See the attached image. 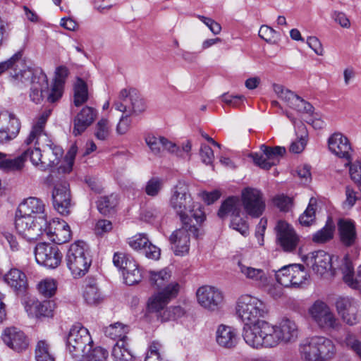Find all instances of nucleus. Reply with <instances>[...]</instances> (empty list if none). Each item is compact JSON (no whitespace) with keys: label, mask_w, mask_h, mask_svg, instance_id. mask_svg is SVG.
<instances>
[{"label":"nucleus","mask_w":361,"mask_h":361,"mask_svg":"<svg viewBox=\"0 0 361 361\" xmlns=\"http://www.w3.org/2000/svg\"><path fill=\"white\" fill-rule=\"evenodd\" d=\"M236 312L245 324L243 329V338L247 345L255 348L258 343L261 323L267 322L261 319L268 313L263 301L250 295H242L238 300Z\"/></svg>","instance_id":"1"},{"label":"nucleus","mask_w":361,"mask_h":361,"mask_svg":"<svg viewBox=\"0 0 361 361\" xmlns=\"http://www.w3.org/2000/svg\"><path fill=\"white\" fill-rule=\"evenodd\" d=\"M258 343L255 349L271 348L280 343L290 344L299 338L300 329L297 323L290 319L283 318L276 325L269 322L261 323Z\"/></svg>","instance_id":"2"},{"label":"nucleus","mask_w":361,"mask_h":361,"mask_svg":"<svg viewBox=\"0 0 361 361\" xmlns=\"http://www.w3.org/2000/svg\"><path fill=\"white\" fill-rule=\"evenodd\" d=\"M169 207L180 217L181 221H191L202 224L206 218L203 207L193 202L189 185L184 181H178L171 190Z\"/></svg>","instance_id":"3"},{"label":"nucleus","mask_w":361,"mask_h":361,"mask_svg":"<svg viewBox=\"0 0 361 361\" xmlns=\"http://www.w3.org/2000/svg\"><path fill=\"white\" fill-rule=\"evenodd\" d=\"M298 351L304 361H330L335 357L337 350L329 338L312 336L300 341Z\"/></svg>","instance_id":"4"},{"label":"nucleus","mask_w":361,"mask_h":361,"mask_svg":"<svg viewBox=\"0 0 361 361\" xmlns=\"http://www.w3.org/2000/svg\"><path fill=\"white\" fill-rule=\"evenodd\" d=\"M66 262L74 278L85 276L92 263L87 244L81 240L72 243L67 252Z\"/></svg>","instance_id":"5"},{"label":"nucleus","mask_w":361,"mask_h":361,"mask_svg":"<svg viewBox=\"0 0 361 361\" xmlns=\"http://www.w3.org/2000/svg\"><path fill=\"white\" fill-rule=\"evenodd\" d=\"M93 341L89 331L80 324L73 325L67 337V348L71 355L80 359L92 350Z\"/></svg>","instance_id":"6"},{"label":"nucleus","mask_w":361,"mask_h":361,"mask_svg":"<svg viewBox=\"0 0 361 361\" xmlns=\"http://www.w3.org/2000/svg\"><path fill=\"white\" fill-rule=\"evenodd\" d=\"M308 312L317 326L324 331H338L342 326L333 310L322 301L314 302L309 308Z\"/></svg>","instance_id":"7"},{"label":"nucleus","mask_w":361,"mask_h":361,"mask_svg":"<svg viewBox=\"0 0 361 361\" xmlns=\"http://www.w3.org/2000/svg\"><path fill=\"white\" fill-rule=\"evenodd\" d=\"M113 106L116 110L126 116H135L146 109L145 103L139 92L133 87L122 89Z\"/></svg>","instance_id":"8"},{"label":"nucleus","mask_w":361,"mask_h":361,"mask_svg":"<svg viewBox=\"0 0 361 361\" xmlns=\"http://www.w3.org/2000/svg\"><path fill=\"white\" fill-rule=\"evenodd\" d=\"M182 227L172 233L169 240L172 245L176 255L183 256L189 252L190 235L198 236V226L201 224H194L192 220L184 221Z\"/></svg>","instance_id":"9"},{"label":"nucleus","mask_w":361,"mask_h":361,"mask_svg":"<svg viewBox=\"0 0 361 361\" xmlns=\"http://www.w3.org/2000/svg\"><path fill=\"white\" fill-rule=\"evenodd\" d=\"M22 56V51H18L7 61L0 63V75L9 69L13 82L16 85L28 82L33 75Z\"/></svg>","instance_id":"10"},{"label":"nucleus","mask_w":361,"mask_h":361,"mask_svg":"<svg viewBox=\"0 0 361 361\" xmlns=\"http://www.w3.org/2000/svg\"><path fill=\"white\" fill-rule=\"evenodd\" d=\"M47 218H35L19 214L16 216L15 226L17 232L27 240H36L44 234Z\"/></svg>","instance_id":"11"},{"label":"nucleus","mask_w":361,"mask_h":361,"mask_svg":"<svg viewBox=\"0 0 361 361\" xmlns=\"http://www.w3.org/2000/svg\"><path fill=\"white\" fill-rule=\"evenodd\" d=\"M241 198V203L247 215L258 218L263 214L266 207L265 201L259 190L246 188L242 190Z\"/></svg>","instance_id":"12"},{"label":"nucleus","mask_w":361,"mask_h":361,"mask_svg":"<svg viewBox=\"0 0 361 361\" xmlns=\"http://www.w3.org/2000/svg\"><path fill=\"white\" fill-rule=\"evenodd\" d=\"M198 303L210 312L219 311L224 304V294L221 290L214 286H203L196 293Z\"/></svg>","instance_id":"13"},{"label":"nucleus","mask_w":361,"mask_h":361,"mask_svg":"<svg viewBox=\"0 0 361 361\" xmlns=\"http://www.w3.org/2000/svg\"><path fill=\"white\" fill-rule=\"evenodd\" d=\"M276 243L287 252L295 251L300 242V236L293 227L285 221H279L275 227Z\"/></svg>","instance_id":"14"},{"label":"nucleus","mask_w":361,"mask_h":361,"mask_svg":"<svg viewBox=\"0 0 361 361\" xmlns=\"http://www.w3.org/2000/svg\"><path fill=\"white\" fill-rule=\"evenodd\" d=\"M36 262L50 269L56 268L61 262L62 254L56 245L49 243H39L35 248Z\"/></svg>","instance_id":"15"},{"label":"nucleus","mask_w":361,"mask_h":361,"mask_svg":"<svg viewBox=\"0 0 361 361\" xmlns=\"http://www.w3.org/2000/svg\"><path fill=\"white\" fill-rule=\"evenodd\" d=\"M180 289V284L173 281L163 290L154 293L147 301L149 311L157 312L163 310L171 300L177 297Z\"/></svg>","instance_id":"16"},{"label":"nucleus","mask_w":361,"mask_h":361,"mask_svg":"<svg viewBox=\"0 0 361 361\" xmlns=\"http://www.w3.org/2000/svg\"><path fill=\"white\" fill-rule=\"evenodd\" d=\"M327 145L331 154L347 161L345 166L351 163L353 150L349 139L345 135L340 132L331 134L327 140Z\"/></svg>","instance_id":"17"},{"label":"nucleus","mask_w":361,"mask_h":361,"mask_svg":"<svg viewBox=\"0 0 361 361\" xmlns=\"http://www.w3.org/2000/svg\"><path fill=\"white\" fill-rule=\"evenodd\" d=\"M54 209L61 215H68L72 207L69 184L66 181L56 183L52 191Z\"/></svg>","instance_id":"18"},{"label":"nucleus","mask_w":361,"mask_h":361,"mask_svg":"<svg viewBox=\"0 0 361 361\" xmlns=\"http://www.w3.org/2000/svg\"><path fill=\"white\" fill-rule=\"evenodd\" d=\"M260 149L263 152L262 154L255 153L251 154L250 157L257 166L267 170L276 165L279 161V158L286 152L285 147L280 146L271 147L262 145Z\"/></svg>","instance_id":"19"},{"label":"nucleus","mask_w":361,"mask_h":361,"mask_svg":"<svg viewBox=\"0 0 361 361\" xmlns=\"http://www.w3.org/2000/svg\"><path fill=\"white\" fill-rule=\"evenodd\" d=\"M44 233L56 244L68 242L72 237L71 228L67 222L59 219H53L44 227Z\"/></svg>","instance_id":"20"},{"label":"nucleus","mask_w":361,"mask_h":361,"mask_svg":"<svg viewBox=\"0 0 361 361\" xmlns=\"http://www.w3.org/2000/svg\"><path fill=\"white\" fill-rule=\"evenodd\" d=\"M338 313L344 322L348 325L356 324L360 317L361 312L358 302L351 298H339L336 302Z\"/></svg>","instance_id":"21"},{"label":"nucleus","mask_w":361,"mask_h":361,"mask_svg":"<svg viewBox=\"0 0 361 361\" xmlns=\"http://www.w3.org/2000/svg\"><path fill=\"white\" fill-rule=\"evenodd\" d=\"M237 265L239 273L247 280L261 288H267L269 286L271 277L267 270L249 266L242 261H238Z\"/></svg>","instance_id":"22"},{"label":"nucleus","mask_w":361,"mask_h":361,"mask_svg":"<svg viewBox=\"0 0 361 361\" xmlns=\"http://www.w3.org/2000/svg\"><path fill=\"white\" fill-rule=\"evenodd\" d=\"M20 130V123L13 114L7 112L0 114V144L13 140Z\"/></svg>","instance_id":"23"},{"label":"nucleus","mask_w":361,"mask_h":361,"mask_svg":"<svg viewBox=\"0 0 361 361\" xmlns=\"http://www.w3.org/2000/svg\"><path fill=\"white\" fill-rule=\"evenodd\" d=\"M44 212V202L39 198L30 197L19 204L16 214L30 216L37 220L40 217L47 218Z\"/></svg>","instance_id":"24"},{"label":"nucleus","mask_w":361,"mask_h":361,"mask_svg":"<svg viewBox=\"0 0 361 361\" xmlns=\"http://www.w3.org/2000/svg\"><path fill=\"white\" fill-rule=\"evenodd\" d=\"M341 243L347 247L354 246L358 239L355 223L348 219H340L337 223Z\"/></svg>","instance_id":"25"},{"label":"nucleus","mask_w":361,"mask_h":361,"mask_svg":"<svg viewBox=\"0 0 361 361\" xmlns=\"http://www.w3.org/2000/svg\"><path fill=\"white\" fill-rule=\"evenodd\" d=\"M1 338L7 346L17 352L25 350L28 345L24 333L15 327L6 329L1 335Z\"/></svg>","instance_id":"26"},{"label":"nucleus","mask_w":361,"mask_h":361,"mask_svg":"<svg viewBox=\"0 0 361 361\" xmlns=\"http://www.w3.org/2000/svg\"><path fill=\"white\" fill-rule=\"evenodd\" d=\"M332 257L323 250L312 252L306 257V262L311 265L314 271L323 275L332 267Z\"/></svg>","instance_id":"27"},{"label":"nucleus","mask_w":361,"mask_h":361,"mask_svg":"<svg viewBox=\"0 0 361 361\" xmlns=\"http://www.w3.org/2000/svg\"><path fill=\"white\" fill-rule=\"evenodd\" d=\"M55 305L53 301L30 300L25 304V310L30 317L36 318L51 317L54 315Z\"/></svg>","instance_id":"28"},{"label":"nucleus","mask_w":361,"mask_h":361,"mask_svg":"<svg viewBox=\"0 0 361 361\" xmlns=\"http://www.w3.org/2000/svg\"><path fill=\"white\" fill-rule=\"evenodd\" d=\"M97 116V111L90 106H85L73 120V134L81 135L93 123Z\"/></svg>","instance_id":"29"},{"label":"nucleus","mask_w":361,"mask_h":361,"mask_svg":"<svg viewBox=\"0 0 361 361\" xmlns=\"http://www.w3.org/2000/svg\"><path fill=\"white\" fill-rule=\"evenodd\" d=\"M51 114V110L43 112L33 123L31 131L30 132L27 137L24 140V144L30 145L32 143L35 145H39V139L42 136H46L44 132V127L47 121V118Z\"/></svg>","instance_id":"30"},{"label":"nucleus","mask_w":361,"mask_h":361,"mask_svg":"<svg viewBox=\"0 0 361 361\" xmlns=\"http://www.w3.org/2000/svg\"><path fill=\"white\" fill-rule=\"evenodd\" d=\"M145 140L152 153L155 155H160L164 152H173L176 149L175 143L162 136L147 135Z\"/></svg>","instance_id":"31"},{"label":"nucleus","mask_w":361,"mask_h":361,"mask_svg":"<svg viewBox=\"0 0 361 361\" xmlns=\"http://www.w3.org/2000/svg\"><path fill=\"white\" fill-rule=\"evenodd\" d=\"M68 70L66 66H59L56 68V75L51 92L47 96L49 103H54L62 96L63 84L68 76Z\"/></svg>","instance_id":"32"},{"label":"nucleus","mask_w":361,"mask_h":361,"mask_svg":"<svg viewBox=\"0 0 361 361\" xmlns=\"http://www.w3.org/2000/svg\"><path fill=\"white\" fill-rule=\"evenodd\" d=\"M216 340L220 346L232 348L237 344V332L231 326L221 324L216 330Z\"/></svg>","instance_id":"33"},{"label":"nucleus","mask_w":361,"mask_h":361,"mask_svg":"<svg viewBox=\"0 0 361 361\" xmlns=\"http://www.w3.org/2000/svg\"><path fill=\"white\" fill-rule=\"evenodd\" d=\"M341 269L345 283L353 288L361 290V265L357 269L356 276L354 277L353 264L348 257H345Z\"/></svg>","instance_id":"34"},{"label":"nucleus","mask_w":361,"mask_h":361,"mask_svg":"<svg viewBox=\"0 0 361 361\" xmlns=\"http://www.w3.org/2000/svg\"><path fill=\"white\" fill-rule=\"evenodd\" d=\"M63 154V151L61 147L53 143L47 144L43 149L42 171H45L57 165Z\"/></svg>","instance_id":"35"},{"label":"nucleus","mask_w":361,"mask_h":361,"mask_svg":"<svg viewBox=\"0 0 361 361\" xmlns=\"http://www.w3.org/2000/svg\"><path fill=\"white\" fill-rule=\"evenodd\" d=\"M4 281L16 291H23L27 286V277L20 269L13 268L5 274Z\"/></svg>","instance_id":"36"},{"label":"nucleus","mask_w":361,"mask_h":361,"mask_svg":"<svg viewBox=\"0 0 361 361\" xmlns=\"http://www.w3.org/2000/svg\"><path fill=\"white\" fill-rule=\"evenodd\" d=\"M242 203L240 199L235 196L228 197L221 205L218 216L221 219H224L228 215L233 216L243 214L241 210Z\"/></svg>","instance_id":"37"},{"label":"nucleus","mask_w":361,"mask_h":361,"mask_svg":"<svg viewBox=\"0 0 361 361\" xmlns=\"http://www.w3.org/2000/svg\"><path fill=\"white\" fill-rule=\"evenodd\" d=\"M149 274L151 286L158 290H163L172 282L171 281V272L168 268L159 271H149Z\"/></svg>","instance_id":"38"},{"label":"nucleus","mask_w":361,"mask_h":361,"mask_svg":"<svg viewBox=\"0 0 361 361\" xmlns=\"http://www.w3.org/2000/svg\"><path fill=\"white\" fill-rule=\"evenodd\" d=\"M26 153H22L14 159H7V154L0 152V169L6 171H20L25 165Z\"/></svg>","instance_id":"39"},{"label":"nucleus","mask_w":361,"mask_h":361,"mask_svg":"<svg viewBox=\"0 0 361 361\" xmlns=\"http://www.w3.org/2000/svg\"><path fill=\"white\" fill-rule=\"evenodd\" d=\"M123 275L125 283L129 286L139 283L142 278L138 265L134 259L130 260L127 264L126 263L125 270H123Z\"/></svg>","instance_id":"40"},{"label":"nucleus","mask_w":361,"mask_h":361,"mask_svg":"<svg viewBox=\"0 0 361 361\" xmlns=\"http://www.w3.org/2000/svg\"><path fill=\"white\" fill-rule=\"evenodd\" d=\"M128 332L129 327L121 322L110 324L104 329V334L107 337L113 340L118 339V341H126Z\"/></svg>","instance_id":"41"},{"label":"nucleus","mask_w":361,"mask_h":361,"mask_svg":"<svg viewBox=\"0 0 361 361\" xmlns=\"http://www.w3.org/2000/svg\"><path fill=\"white\" fill-rule=\"evenodd\" d=\"M111 355L114 361H133V356L126 341H117L114 345Z\"/></svg>","instance_id":"42"},{"label":"nucleus","mask_w":361,"mask_h":361,"mask_svg":"<svg viewBox=\"0 0 361 361\" xmlns=\"http://www.w3.org/2000/svg\"><path fill=\"white\" fill-rule=\"evenodd\" d=\"M118 204V196L111 194L108 196L101 197L97 202V208L99 212L104 215L110 214Z\"/></svg>","instance_id":"43"},{"label":"nucleus","mask_w":361,"mask_h":361,"mask_svg":"<svg viewBox=\"0 0 361 361\" xmlns=\"http://www.w3.org/2000/svg\"><path fill=\"white\" fill-rule=\"evenodd\" d=\"M317 204V200L314 197L310 198L307 209L300 216L299 221L301 225L309 226L314 222Z\"/></svg>","instance_id":"44"},{"label":"nucleus","mask_w":361,"mask_h":361,"mask_svg":"<svg viewBox=\"0 0 361 361\" xmlns=\"http://www.w3.org/2000/svg\"><path fill=\"white\" fill-rule=\"evenodd\" d=\"M334 231V225L331 221H328L324 228L313 235L312 240L316 243H325L333 238Z\"/></svg>","instance_id":"45"},{"label":"nucleus","mask_w":361,"mask_h":361,"mask_svg":"<svg viewBox=\"0 0 361 361\" xmlns=\"http://www.w3.org/2000/svg\"><path fill=\"white\" fill-rule=\"evenodd\" d=\"M83 297L90 305H95L102 300L101 294L94 283L87 284L83 291Z\"/></svg>","instance_id":"46"},{"label":"nucleus","mask_w":361,"mask_h":361,"mask_svg":"<svg viewBox=\"0 0 361 361\" xmlns=\"http://www.w3.org/2000/svg\"><path fill=\"white\" fill-rule=\"evenodd\" d=\"M87 98V85L82 80L78 79L74 88V104L79 106L85 103Z\"/></svg>","instance_id":"47"},{"label":"nucleus","mask_w":361,"mask_h":361,"mask_svg":"<svg viewBox=\"0 0 361 361\" xmlns=\"http://www.w3.org/2000/svg\"><path fill=\"white\" fill-rule=\"evenodd\" d=\"M111 133V125L107 118H101L95 125L94 135L97 140L104 141L108 139Z\"/></svg>","instance_id":"48"},{"label":"nucleus","mask_w":361,"mask_h":361,"mask_svg":"<svg viewBox=\"0 0 361 361\" xmlns=\"http://www.w3.org/2000/svg\"><path fill=\"white\" fill-rule=\"evenodd\" d=\"M163 187V179L159 177H152L146 183L144 191L148 196L154 197L160 193Z\"/></svg>","instance_id":"49"},{"label":"nucleus","mask_w":361,"mask_h":361,"mask_svg":"<svg viewBox=\"0 0 361 361\" xmlns=\"http://www.w3.org/2000/svg\"><path fill=\"white\" fill-rule=\"evenodd\" d=\"M291 287H299L307 280V274L301 264H293Z\"/></svg>","instance_id":"50"},{"label":"nucleus","mask_w":361,"mask_h":361,"mask_svg":"<svg viewBox=\"0 0 361 361\" xmlns=\"http://www.w3.org/2000/svg\"><path fill=\"white\" fill-rule=\"evenodd\" d=\"M35 359L37 361H54L49 351V345L45 341L37 342L35 348Z\"/></svg>","instance_id":"51"},{"label":"nucleus","mask_w":361,"mask_h":361,"mask_svg":"<svg viewBox=\"0 0 361 361\" xmlns=\"http://www.w3.org/2000/svg\"><path fill=\"white\" fill-rule=\"evenodd\" d=\"M293 264L285 266L276 273V279L279 283L284 287H291Z\"/></svg>","instance_id":"52"},{"label":"nucleus","mask_w":361,"mask_h":361,"mask_svg":"<svg viewBox=\"0 0 361 361\" xmlns=\"http://www.w3.org/2000/svg\"><path fill=\"white\" fill-rule=\"evenodd\" d=\"M41 82L39 85H35V80L32 81V87H31V92L30 94V97L31 100L38 104L39 103L43 97V87H47V77L45 75H42L40 78Z\"/></svg>","instance_id":"53"},{"label":"nucleus","mask_w":361,"mask_h":361,"mask_svg":"<svg viewBox=\"0 0 361 361\" xmlns=\"http://www.w3.org/2000/svg\"><path fill=\"white\" fill-rule=\"evenodd\" d=\"M273 89L278 97L287 103L290 106L293 101L295 99L297 94L290 90L286 88L281 85L274 84Z\"/></svg>","instance_id":"54"},{"label":"nucleus","mask_w":361,"mask_h":361,"mask_svg":"<svg viewBox=\"0 0 361 361\" xmlns=\"http://www.w3.org/2000/svg\"><path fill=\"white\" fill-rule=\"evenodd\" d=\"M23 153H26L25 157V161L29 157L32 164L42 170V165L43 161V153L39 147H35L34 149L28 148Z\"/></svg>","instance_id":"55"},{"label":"nucleus","mask_w":361,"mask_h":361,"mask_svg":"<svg viewBox=\"0 0 361 361\" xmlns=\"http://www.w3.org/2000/svg\"><path fill=\"white\" fill-rule=\"evenodd\" d=\"M39 292L44 297H51L56 290V285L53 279H44L37 285Z\"/></svg>","instance_id":"56"},{"label":"nucleus","mask_w":361,"mask_h":361,"mask_svg":"<svg viewBox=\"0 0 361 361\" xmlns=\"http://www.w3.org/2000/svg\"><path fill=\"white\" fill-rule=\"evenodd\" d=\"M149 243L145 234L139 233L128 239L129 245L135 250H143Z\"/></svg>","instance_id":"57"},{"label":"nucleus","mask_w":361,"mask_h":361,"mask_svg":"<svg viewBox=\"0 0 361 361\" xmlns=\"http://www.w3.org/2000/svg\"><path fill=\"white\" fill-rule=\"evenodd\" d=\"M231 227L238 231L243 235H246L248 233L249 227L245 218L241 216V214L233 216L231 221Z\"/></svg>","instance_id":"58"},{"label":"nucleus","mask_w":361,"mask_h":361,"mask_svg":"<svg viewBox=\"0 0 361 361\" xmlns=\"http://www.w3.org/2000/svg\"><path fill=\"white\" fill-rule=\"evenodd\" d=\"M259 36L264 41L270 44H274L278 39V33L268 25H262L259 30Z\"/></svg>","instance_id":"59"},{"label":"nucleus","mask_w":361,"mask_h":361,"mask_svg":"<svg viewBox=\"0 0 361 361\" xmlns=\"http://www.w3.org/2000/svg\"><path fill=\"white\" fill-rule=\"evenodd\" d=\"M290 107L297 111L307 114H312L314 110V107L311 104L306 102L298 95H297L294 101H293Z\"/></svg>","instance_id":"60"},{"label":"nucleus","mask_w":361,"mask_h":361,"mask_svg":"<svg viewBox=\"0 0 361 361\" xmlns=\"http://www.w3.org/2000/svg\"><path fill=\"white\" fill-rule=\"evenodd\" d=\"M341 343L342 345L355 351L361 358V341L357 340L354 335L349 333L347 334L345 338Z\"/></svg>","instance_id":"61"},{"label":"nucleus","mask_w":361,"mask_h":361,"mask_svg":"<svg viewBox=\"0 0 361 361\" xmlns=\"http://www.w3.org/2000/svg\"><path fill=\"white\" fill-rule=\"evenodd\" d=\"M85 356L87 357V361H107L109 353L106 349L97 347L94 349L92 348L91 351Z\"/></svg>","instance_id":"62"},{"label":"nucleus","mask_w":361,"mask_h":361,"mask_svg":"<svg viewBox=\"0 0 361 361\" xmlns=\"http://www.w3.org/2000/svg\"><path fill=\"white\" fill-rule=\"evenodd\" d=\"M77 150L78 149L75 145H72L71 147L65 157L66 165L64 166H61L59 169V171H61L63 173H69L71 171L74 159L77 154Z\"/></svg>","instance_id":"63"},{"label":"nucleus","mask_w":361,"mask_h":361,"mask_svg":"<svg viewBox=\"0 0 361 361\" xmlns=\"http://www.w3.org/2000/svg\"><path fill=\"white\" fill-rule=\"evenodd\" d=\"M348 166H350V178L358 187L361 185V163L355 162Z\"/></svg>","instance_id":"64"}]
</instances>
